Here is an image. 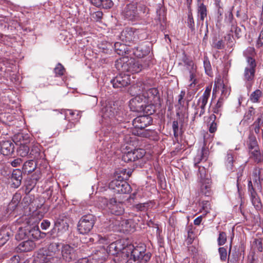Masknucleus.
Returning <instances> with one entry per match:
<instances>
[{
    "instance_id": "1",
    "label": "nucleus",
    "mask_w": 263,
    "mask_h": 263,
    "mask_svg": "<svg viewBox=\"0 0 263 263\" xmlns=\"http://www.w3.org/2000/svg\"><path fill=\"white\" fill-rule=\"evenodd\" d=\"M125 251L127 260H132V263H146L151 257V254L146 251L143 245L135 247L132 244L126 245Z\"/></svg>"
},
{
    "instance_id": "2",
    "label": "nucleus",
    "mask_w": 263,
    "mask_h": 263,
    "mask_svg": "<svg viewBox=\"0 0 263 263\" xmlns=\"http://www.w3.org/2000/svg\"><path fill=\"white\" fill-rule=\"evenodd\" d=\"M18 235L21 239L28 238L29 239L31 238L39 239L44 238L45 236V233H41L39 227L34 225L27 226L24 228H20L18 232Z\"/></svg>"
},
{
    "instance_id": "3",
    "label": "nucleus",
    "mask_w": 263,
    "mask_h": 263,
    "mask_svg": "<svg viewBox=\"0 0 263 263\" xmlns=\"http://www.w3.org/2000/svg\"><path fill=\"white\" fill-rule=\"evenodd\" d=\"M120 60V62H118V65L121 64L122 70L124 71L131 73H138L144 68V66L140 61L134 59H128L127 57H123Z\"/></svg>"
},
{
    "instance_id": "4",
    "label": "nucleus",
    "mask_w": 263,
    "mask_h": 263,
    "mask_svg": "<svg viewBox=\"0 0 263 263\" xmlns=\"http://www.w3.org/2000/svg\"><path fill=\"white\" fill-rule=\"evenodd\" d=\"M96 221V216L91 214L83 215L78 224V231L81 234H88L92 230Z\"/></svg>"
},
{
    "instance_id": "5",
    "label": "nucleus",
    "mask_w": 263,
    "mask_h": 263,
    "mask_svg": "<svg viewBox=\"0 0 263 263\" xmlns=\"http://www.w3.org/2000/svg\"><path fill=\"white\" fill-rule=\"evenodd\" d=\"M147 99L143 96L137 95L132 98L129 102V106L133 111L145 112L148 114L149 110V105H146Z\"/></svg>"
},
{
    "instance_id": "6",
    "label": "nucleus",
    "mask_w": 263,
    "mask_h": 263,
    "mask_svg": "<svg viewBox=\"0 0 263 263\" xmlns=\"http://www.w3.org/2000/svg\"><path fill=\"white\" fill-rule=\"evenodd\" d=\"M211 88V86H207L202 96L198 99L197 104L195 107V111L194 114V119L197 117H200L204 114L205 111V107L210 96Z\"/></svg>"
},
{
    "instance_id": "7",
    "label": "nucleus",
    "mask_w": 263,
    "mask_h": 263,
    "mask_svg": "<svg viewBox=\"0 0 263 263\" xmlns=\"http://www.w3.org/2000/svg\"><path fill=\"white\" fill-rule=\"evenodd\" d=\"M109 188L117 194H127L131 191L129 184L124 180L121 176H118V179H115L110 181L108 184Z\"/></svg>"
},
{
    "instance_id": "8",
    "label": "nucleus",
    "mask_w": 263,
    "mask_h": 263,
    "mask_svg": "<svg viewBox=\"0 0 263 263\" xmlns=\"http://www.w3.org/2000/svg\"><path fill=\"white\" fill-rule=\"evenodd\" d=\"M100 201L105 204L110 212L116 215H121L124 212V204L122 202L118 201L115 198L108 200L105 197H101Z\"/></svg>"
},
{
    "instance_id": "9",
    "label": "nucleus",
    "mask_w": 263,
    "mask_h": 263,
    "mask_svg": "<svg viewBox=\"0 0 263 263\" xmlns=\"http://www.w3.org/2000/svg\"><path fill=\"white\" fill-rule=\"evenodd\" d=\"M152 122V119L149 116H141L135 118L133 121V125L135 127L133 133L138 136H142V130L144 129Z\"/></svg>"
},
{
    "instance_id": "10",
    "label": "nucleus",
    "mask_w": 263,
    "mask_h": 263,
    "mask_svg": "<svg viewBox=\"0 0 263 263\" xmlns=\"http://www.w3.org/2000/svg\"><path fill=\"white\" fill-rule=\"evenodd\" d=\"M35 263H61L60 258L52 254H48L46 249H40L34 258Z\"/></svg>"
},
{
    "instance_id": "11",
    "label": "nucleus",
    "mask_w": 263,
    "mask_h": 263,
    "mask_svg": "<svg viewBox=\"0 0 263 263\" xmlns=\"http://www.w3.org/2000/svg\"><path fill=\"white\" fill-rule=\"evenodd\" d=\"M182 61L184 63L186 71L189 74V81L191 82L190 86L193 87L198 83L197 67L192 60L189 59L185 56L183 58Z\"/></svg>"
},
{
    "instance_id": "12",
    "label": "nucleus",
    "mask_w": 263,
    "mask_h": 263,
    "mask_svg": "<svg viewBox=\"0 0 263 263\" xmlns=\"http://www.w3.org/2000/svg\"><path fill=\"white\" fill-rule=\"evenodd\" d=\"M62 257L65 262H69L77 258L76 248L70 245H63L61 248Z\"/></svg>"
},
{
    "instance_id": "13",
    "label": "nucleus",
    "mask_w": 263,
    "mask_h": 263,
    "mask_svg": "<svg viewBox=\"0 0 263 263\" xmlns=\"http://www.w3.org/2000/svg\"><path fill=\"white\" fill-rule=\"evenodd\" d=\"M145 153V151L143 149H134L125 153L122 156V160L125 162L135 161L142 158Z\"/></svg>"
},
{
    "instance_id": "14",
    "label": "nucleus",
    "mask_w": 263,
    "mask_h": 263,
    "mask_svg": "<svg viewBox=\"0 0 263 263\" xmlns=\"http://www.w3.org/2000/svg\"><path fill=\"white\" fill-rule=\"evenodd\" d=\"M111 83L115 88H122L130 84V76L120 74L111 80Z\"/></svg>"
},
{
    "instance_id": "15",
    "label": "nucleus",
    "mask_w": 263,
    "mask_h": 263,
    "mask_svg": "<svg viewBox=\"0 0 263 263\" xmlns=\"http://www.w3.org/2000/svg\"><path fill=\"white\" fill-rule=\"evenodd\" d=\"M199 174L200 175V180L201 183L200 185V192L206 196H209L211 193L210 180L209 179L204 178V174L205 172V168L202 167L199 168Z\"/></svg>"
},
{
    "instance_id": "16",
    "label": "nucleus",
    "mask_w": 263,
    "mask_h": 263,
    "mask_svg": "<svg viewBox=\"0 0 263 263\" xmlns=\"http://www.w3.org/2000/svg\"><path fill=\"white\" fill-rule=\"evenodd\" d=\"M125 249H126V245H124L123 241L120 240L110 244L108 247V251L109 253L112 255H117L119 252H122L125 255Z\"/></svg>"
},
{
    "instance_id": "17",
    "label": "nucleus",
    "mask_w": 263,
    "mask_h": 263,
    "mask_svg": "<svg viewBox=\"0 0 263 263\" xmlns=\"http://www.w3.org/2000/svg\"><path fill=\"white\" fill-rule=\"evenodd\" d=\"M70 219L68 216L65 214H63L59 216L54 223L56 227H58V230L67 231L69 228Z\"/></svg>"
},
{
    "instance_id": "18",
    "label": "nucleus",
    "mask_w": 263,
    "mask_h": 263,
    "mask_svg": "<svg viewBox=\"0 0 263 263\" xmlns=\"http://www.w3.org/2000/svg\"><path fill=\"white\" fill-rule=\"evenodd\" d=\"M119 37L120 40L123 42L130 43L135 38V32L132 28H126L121 32Z\"/></svg>"
},
{
    "instance_id": "19",
    "label": "nucleus",
    "mask_w": 263,
    "mask_h": 263,
    "mask_svg": "<svg viewBox=\"0 0 263 263\" xmlns=\"http://www.w3.org/2000/svg\"><path fill=\"white\" fill-rule=\"evenodd\" d=\"M14 151V144L11 141H3L1 146L0 153L4 156H9Z\"/></svg>"
},
{
    "instance_id": "20",
    "label": "nucleus",
    "mask_w": 263,
    "mask_h": 263,
    "mask_svg": "<svg viewBox=\"0 0 263 263\" xmlns=\"http://www.w3.org/2000/svg\"><path fill=\"white\" fill-rule=\"evenodd\" d=\"M35 247L34 242L32 240L28 239L21 242L17 247V250L22 252H29L33 250Z\"/></svg>"
},
{
    "instance_id": "21",
    "label": "nucleus",
    "mask_w": 263,
    "mask_h": 263,
    "mask_svg": "<svg viewBox=\"0 0 263 263\" xmlns=\"http://www.w3.org/2000/svg\"><path fill=\"white\" fill-rule=\"evenodd\" d=\"M12 231L9 227H3L0 230V247L4 245L9 239Z\"/></svg>"
},
{
    "instance_id": "22",
    "label": "nucleus",
    "mask_w": 263,
    "mask_h": 263,
    "mask_svg": "<svg viewBox=\"0 0 263 263\" xmlns=\"http://www.w3.org/2000/svg\"><path fill=\"white\" fill-rule=\"evenodd\" d=\"M115 49L116 52L119 55H124L126 54L131 55L132 51L129 47L127 46L125 44H121L119 42L115 43Z\"/></svg>"
},
{
    "instance_id": "23",
    "label": "nucleus",
    "mask_w": 263,
    "mask_h": 263,
    "mask_svg": "<svg viewBox=\"0 0 263 263\" xmlns=\"http://www.w3.org/2000/svg\"><path fill=\"white\" fill-rule=\"evenodd\" d=\"M149 51V47L142 45L133 49L132 54L138 58H142L147 55Z\"/></svg>"
},
{
    "instance_id": "24",
    "label": "nucleus",
    "mask_w": 263,
    "mask_h": 263,
    "mask_svg": "<svg viewBox=\"0 0 263 263\" xmlns=\"http://www.w3.org/2000/svg\"><path fill=\"white\" fill-rule=\"evenodd\" d=\"M81 111L68 109L65 112V118L69 121L77 122L81 118Z\"/></svg>"
},
{
    "instance_id": "25",
    "label": "nucleus",
    "mask_w": 263,
    "mask_h": 263,
    "mask_svg": "<svg viewBox=\"0 0 263 263\" xmlns=\"http://www.w3.org/2000/svg\"><path fill=\"white\" fill-rule=\"evenodd\" d=\"M249 153L250 158L252 159L255 162L259 163L263 162V155L261 154L259 147L258 149H253Z\"/></svg>"
},
{
    "instance_id": "26",
    "label": "nucleus",
    "mask_w": 263,
    "mask_h": 263,
    "mask_svg": "<svg viewBox=\"0 0 263 263\" xmlns=\"http://www.w3.org/2000/svg\"><path fill=\"white\" fill-rule=\"evenodd\" d=\"M136 7L135 5L129 4L127 5L122 11V15L124 16H135Z\"/></svg>"
},
{
    "instance_id": "27",
    "label": "nucleus",
    "mask_w": 263,
    "mask_h": 263,
    "mask_svg": "<svg viewBox=\"0 0 263 263\" xmlns=\"http://www.w3.org/2000/svg\"><path fill=\"white\" fill-rule=\"evenodd\" d=\"M234 162L233 155L231 153H228L225 159V165L228 171H234Z\"/></svg>"
},
{
    "instance_id": "28",
    "label": "nucleus",
    "mask_w": 263,
    "mask_h": 263,
    "mask_svg": "<svg viewBox=\"0 0 263 263\" xmlns=\"http://www.w3.org/2000/svg\"><path fill=\"white\" fill-rule=\"evenodd\" d=\"M11 179L16 187L20 186L22 179L21 171L19 170H14L12 174Z\"/></svg>"
},
{
    "instance_id": "29",
    "label": "nucleus",
    "mask_w": 263,
    "mask_h": 263,
    "mask_svg": "<svg viewBox=\"0 0 263 263\" xmlns=\"http://www.w3.org/2000/svg\"><path fill=\"white\" fill-rule=\"evenodd\" d=\"M207 153V151L203 147L199 154L197 155L194 159V165L195 167H199V168H201V167L198 165V164H199L203 159H205V160H206Z\"/></svg>"
},
{
    "instance_id": "30",
    "label": "nucleus",
    "mask_w": 263,
    "mask_h": 263,
    "mask_svg": "<svg viewBox=\"0 0 263 263\" xmlns=\"http://www.w3.org/2000/svg\"><path fill=\"white\" fill-rule=\"evenodd\" d=\"M115 107H112L111 106H106L105 107L103 108V118H111L114 117L115 116L116 112H117V111H115Z\"/></svg>"
},
{
    "instance_id": "31",
    "label": "nucleus",
    "mask_w": 263,
    "mask_h": 263,
    "mask_svg": "<svg viewBox=\"0 0 263 263\" xmlns=\"http://www.w3.org/2000/svg\"><path fill=\"white\" fill-rule=\"evenodd\" d=\"M36 168V164L33 160H29L26 161L23 165V169L28 174H30L33 172Z\"/></svg>"
},
{
    "instance_id": "32",
    "label": "nucleus",
    "mask_w": 263,
    "mask_h": 263,
    "mask_svg": "<svg viewBox=\"0 0 263 263\" xmlns=\"http://www.w3.org/2000/svg\"><path fill=\"white\" fill-rule=\"evenodd\" d=\"M251 197L252 204L256 210H260L261 208V203L255 190L252 191Z\"/></svg>"
},
{
    "instance_id": "33",
    "label": "nucleus",
    "mask_w": 263,
    "mask_h": 263,
    "mask_svg": "<svg viewBox=\"0 0 263 263\" xmlns=\"http://www.w3.org/2000/svg\"><path fill=\"white\" fill-rule=\"evenodd\" d=\"M255 112V109L253 107H249L248 110L245 112L242 121L244 122H249L252 121Z\"/></svg>"
},
{
    "instance_id": "34",
    "label": "nucleus",
    "mask_w": 263,
    "mask_h": 263,
    "mask_svg": "<svg viewBox=\"0 0 263 263\" xmlns=\"http://www.w3.org/2000/svg\"><path fill=\"white\" fill-rule=\"evenodd\" d=\"M262 97V91L259 89H256L250 95V100L253 103H258L259 102V99Z\"/></svg>"
},
{
    "instance_id": "35",
    "label": "nucleus",
    "mask_w": 263,
    "mask_h": 263,
    "mask_svg": "<svg viewBox=\"0 0 263 263\" xmlns=\"http://www.w3.org/2000/svg\"><path fill=\"white\" fill-rule=\"evenodd\" d=\"M60 245L59 243H51L48 246V249H46V250L48 251V254H52V255L53 254L54 255L57 252L60 251Z\"/></svg>"
},
{
    "instance_id": "36",
    "label": "nucleus",
    "mask_w": 263,
    "mask_h": 263,
    "mask_svg": "<svg viewBox=\"0 0 263 263\" xmlns=\"http://www.w3.org/2000/svg\"><path fill=\"white\" fill-rule=\"evenodd\" d=\"M255 70H252L246 68L245 69V80L248 82H252L254 80Z\"/></svg>"
},
{
    "instance_id": "37",
    "label": "nucleus",
    "mask_w": 263,
    "mask_h": 263,
    "mask_svg": "<svg viewBox=\"0 0 263 263\" xmlns=\"http://www.w3.org/2000/svg\"><path fill=\"white\" fill-rule=\"evenodd\" d=\"M197 10L198 15L206 16L208 10L206 6L204 4H197Z\"/></svg>"
},
{
    "instance_id": "38",
    "label": "nucleus",
    "mask_w": 263,
    "mask_h": 263,
    "mask_svg": "<svg viewBox=\"0 0 263 263\" xmlns=\"http://www.w3.org/2000/svg\"><path fill=\"white\" fill-rule=\"evenodd\" d=\"M30 148L28 145H21L18 149V152L19 155L22 157H25L29 155Z\"/></svg>"
},
{
    "instance_id": "39",
    "label": "nucleus",
    "mask_w": 263,
    "mask_h": 263,
    "mask_svg": "<svg viewBox=\"0 0 263 263\" xmlns=\"http://www.w3.org/2000/svg\"><path fill=\"white\" fill-rule=\"evenodd\" d=\"M254 249L258 252L262 251V240L261 239H255L253 243Z\"/></svg>"
},
{
    "instance_id": "40",
    "label": "nucleus",
    "mask_w": 263,
    "mask_h": 263,
    "mask_svg": "<svg viewBox=\"0 0 263 263\" xmlns=\"http://www.w3.org/2000/svg\"><path fill=\"white\" fill-rule=\"evenodd\" d=\"M54 71L57 76H62L64 74L65 69L61 64L59 63L54 68Z\"/></svg>"
},
{
    "instance_id": "41",
    "label": "nucleus",
    "mask_w": 263,
    "mask_h": 263,
    "mask_svg": "<svg viewBox=\"0 0 263 263\" xmlns=\"http://www.w3.org/2000/svg\"><path fill=\"white\" fill-rule=\"evenodd\" d=\"M39 155V148L37 146H33L30 150L29 153V156L30 158H35Z\"/></svg>"
},
{
    "instance_id": "42",
    "label": "nucleus",
    "mask_w": 263,
    "mask_h": 263,
    "mask_svg": "<svg viewBox=\"0 0 263 263\" xmlns=\"http://www.w3.org/2000/svg\"><path fill=\"white\" fill-rule=\"evenodd\" d=\"M247 63L248 66L246 67L247 68L250 69L252 70H255L256 67V63L255 60L250 57L247 58Z\"/></svg>"
},
{
    "instance_id": "43",
    "label": "nucleus",
    "mask_w": 263,
    "mask_h": 263,
    "mask_svg": "<svg viewBox=\"0 0 263 263\" xmlns=\"http://www.w3.org/2000/svg\"><path fill=\"white\" fill-rule=\"evenodd\" d=\"M218 244L219 246L223 245L227 241V235L225 232H221L219 233L217 239Z\"/></svg>"
},
{
    "instance_id": "44",
    "label": "nucleus",
    "mask_w": 263,
    "mask_h": 263,
    "mask_svg": "<svg viewBox=\"0 0 263 263\" xmlns=\"http://www.w3.org/2000/svg\"><path fill=\"white\" fill-rule=\"evenodd\" d=\"M218 252L220 255V258L221 261H224L227 258V251L224 247H220L218 249Z\"/></svg>"
},
{
    "instance_id": "45",
    "label": "nucleus",
    "mask_w": 263,
    "mask_h": 263,
    "mask_svg": "<svg viewBox=\"0 0 263 263\" xmlns=\"http://www.w3.org/2000/svg\"><path fill=\"white\" fill-rule=\"evenodd\" d=\"M212 46L216 49H221L224 47V44L222 40L218 41L215 40L213 42Z\"/></svg>"
},
{
    "instance_id": "46",
    "label": "nucleus",
    "mask_w": 263,
    "mask_h": 263,
    "mask_svg": "<svg viewBox=\"0 0 263 263\" xmlns=\"http://www.w3.org/2000/svg\"><path fill=\"white\" fill-rule=\"evenodd\" d=\"M257 142L255 140H250L248 143V148L249 152H251L253 149H256L258 148Z\"/></svg>"
},
{
    "instance_id": "47",
    "label": "nucleus",
    "mask_w": 263,
    "mask_h": 263,
    "mask_svg": "<svg viewBox=\"0 0 263 263\" xmlns=\"http://www.w3.org/2000/svg\"><path fill=\"white\" fill-rule=\"evenodd\" d=\"M101 6L104 9H109L113 6L114 3L111 0H102Z\"/></svg>"
},
{
    "instance_id": "48",
    "label": "nucleus",
    "mask_w": 263,
    "mask_h": 263,
    "mask_svg": "<svg viewBox=\"0 0 263 263\" xmlns=\"http://www.w3.org/2000/svg\"><path fill=\"white\" fill-rule=\"evenodd\" d=\"M203 65L205 72L207 74L210 75L211 73V65L210 61L207 59H205L204 60Z\"/></svg>"
},
{
    "instance_id": "49",
    "label": "nucleus",
    "mask_w": 263,
    "mask_h": 263,
    "mask_svg": "<svg viewBox=\"0 0 263 263\" xmlns=\"http://www.w3.org/2000/svg\"><path fill=\"white\" fill-rule=\"evenodd\" d=\"M143 90V88L141 89L139 88L137 85H133L132 87H130L129 91L131 94H133V95L135 94H138L141 91Z\"/></svg>"
},
{
    "instance_id": "50",
    "label": "nucleus",
    "mask_w": 263,
    "mask_h": 263,
    "mask_svg": "<svg viewBox=\"0 0 263 263\" xmlns=\"http://www.w3.org/2000/svg\"><path fill=\"white\" fill-rule=\"evenodd\" d=\"M172 128L175 137L177 138L178 136V122L177 121L173 122Z\"/></svg>"
},
{
    "instance_id": "51",
    "label": "nucleus",
    "mask_w": 263,
    "mask_h": 263,
    "mask_svg": "<svg viewBox=\"0 0 263 263\" xmlns=\"http://www.w3.org/2000/svg\"><path fill=\"white\" fill-rule=\"evenodd\" d=\"M263 47V30H262L258 36L257 41L256 47L260 48Z\"/></svg>"
},
{
    "instance_id": "52",
    "label": "nucleus",
    "mask_w": 263,
    "mask_h": 263,
    "mask_svg": "<svg viewBox=\"0 0 263 263\" xmlns=\"http://www.w3.org/2000/svg\"><path fill=\"white\" fill-rule=\"evenodd\" d=\"M254 178L253 179V181L254 183V185L256 186L257 187H260V177L259 174H258L256 172L254 173Z\"/></svg>"
},
{
    "instance_id": "53",
    "label": "nucleus",
    "mask_w": 263,
    "mask_h": 263,
    "mask_svg": "<svg viewBox=\"0 0 263 263\" xmlns=\"http://www.w3.org/2000/svg\"><path fill=\"white\" fill-rule=\"evenodd\" d=\"M21 196L20 194H15L13 195V198L10 202L14 204H18L21 200Z\"/></svg>"
},
{
    "instance_id": "54",
    "label": "nucleus",
    "mask_w": 263,
    "mask_h": 263,
    "mask_svg": "<svg viewBox=\"0 0 263 263\" xmlns=\"http://www.w3.org/2000/svg\"><path fill=\"white\" fill-rule=\"evenodd\" d=\"M254 126L261 127L263 126V118L261 115L258 117L257 120L254 123Z\"/></svg>"
},
{
    "instance_id": "55",
    "label": "nucleus",
    "mask_w": 263,
    "mask_h": 263,
    "mask_svg": "<svg viewBox=\"0 0 263 263\" xmlns=\"http://www.w3.org/2000/svg\"><path fill=\"white\" fill-rule=\"evenodd\" d=\"M147 203H140L136 205V208L139 211H143L147 209Z\"/></svg>"
},
{
    "instance_id": "56",
    "label": "nucleus",
    "mask_w": 263,
    "mask_h": 263,
    "mask_svg": "<svg viewBox=\"0 0 263 263\" xmlns=\"http://www.w3.org/2000/svg\"><path fill=\"white\" fill-rule=\"evenodd\" d=\"M187 23L188 26L191 29V30H194L195 27V23L193 20V17H188Z\"/></svg>"
},
{
    "instance_id": "57",
    "label": "nucleus",
    "mask_w": 263,
    "mask_h": 263,
    "mask_svg": "<svg viewBox=\"0 0 263 263\" xmlns=\"http://www.w3.org/2000/svg\"><path fill=\"white\" fill-rule=\"evenodd\" d=\"M217 130V124L214 121H213L210 126L209 132L211 133H214Z\"/></svg>"
},
{
    "instance_id": "58",
    "label": "nucleus",
    "mask_w": 263,
    "mask_h": 263,
    "mask_svg": "<svg viewBox=\"0 0 263 263\" xmlns=\"http://www.w3.org/2000/svg\"><path fill=\"white\" fill-rule=\"evenodd\" d=\"M202 208L203 210H204L206 212H209V206L210 203L208 201H203L202 202Z\"/></svg>"
},
{
    "instance_id": "59",
    "label": "nucleus",
    "mask_w": 263,
    "mask_h": 263,
    "mask_svg": "<svg viewBox=\"0 0 263 263\" xmlns=\"http://www.w3.org/2000/svg\"><path fill=\"white\" fill-rule=\"evenodd\" d=\"M50 223L47 220H44L41 223V227L43 230H46L49 226Z\"/></svg>"
},
{
    "instance_id": "60",
    "label": "nucleus",
    "mask_w": 263,
    "mask_h": 263,
    "mask_svg": "<svg viewBox=\"0 0 263 263\" xmlns=\"http://www.w3.org/2000/svg\"><path fill=\"white\" fill-rule=\"evenodd\" d=\"M148 94H151L154 97H157L159 94L158 90L156 88H152L148 90Z\"/></svg>"
},
{
    "instance_id": "61",
    "label": "nucleus",
    "mask_w": 263,
    "mask_h": 263,
    "mask_svg": "<svg viewBox=\"0 0 263 263\" xmlns=\"http://www.w3.org/2000/svg\"><path fill=\"white\" fill-rule=\"evenodd\" d=\"M22 162V161L21 159L17 158L16 159L13 160L11 162V164L12 166L13 167H17L18 165H20V164Z\"/></svg>"
},
{
    "instance_id": "62",
    "label": "nucleus",
    "mask_w": 263,
    "mask_h": 263,
    "mask_svg": "<svg viewBox=\"0 0 263 263\" xmlns=\"http://www.w3.org/2000/svg\"><path fill=\"white\" fill-rule=\"evenodd\" d=\"M90 2L92 5L96 7H101L102 0H90Z\"/></svg>"
},
{
    "instance_id": "63",
    "label": "nucleus",
    "mask_w": 263,
    "mask_h": 263,
    "mask_svg": "<svg viewBox=\"0 0 263 263\" xmlns=\"http://www.w3.org/2000/svg\"><path fill=\"white\" fill-rule=\"evenodd\" d=\"M157 12L159 16H164L166 15V13L164 11V8H160V9L157 11Z\"/></svg>"
},
{
    "instance_id": "64",
    "label": "nucleus",
    "mask_w": 263,
    "mask_h": 263,
    "mask_svg": "<svg viewBox=\"0 0 263 263\" xmlns=\"http://www.w3.org/2000/svg\"><path fill=\"white\" fill-rule=\"evenodd\" d=\"M18 204L12 203L11 202H10V203L8 205V209L11 211H14L15 210L16 207L17 206Z\"/></svg>"
}]
</instances>
